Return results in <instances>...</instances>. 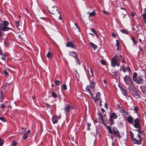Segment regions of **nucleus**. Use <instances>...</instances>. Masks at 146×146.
Here are the masks:
<instances>
[{"label":"nucleus","mask_w":146,"mask_h":146,"mask_svg":"<svg viewBox=\"0 0 146 146\" xmlns=\"http://www.w3.org/2000/svg\"><path fill=\"white\" fill-rule=\"evenodd\" d=\"M91 96V97L94 100V101L95 102H96V98H95V97L93 96L92 94H91L90 95Z\"/></svg>","instance_id":"37998d69"},{"label":"nucleus","mask_w":146,"mask_h":146,"mask_svg":"<svg viewBox=\"0 0 146 146\" xmlns=\"http://www.w3.org/2000/svg\"><path fill=\"white\" fill-rule=\"evenodd\" d=\"M137 74L136 72H135L133 73V81L137 84H141L143 81V80L141 76H137Z\"/></svg>","instance_id":"f03ea898"},{"label":"nucleus","mask_w":146,"mask_h":146,"mask_svg":"<svg viewBox=\"0 0 146 146\" xmlns=\"http://www.w3.org/2000/svg\"><path fill=\"white\" fill-rule=\"evenodd\" d=\"M69 54L70 55L72 56L73 57V55H77L76 53L74 51L70 52L69 53Z\"/></svg>","instance_id":"cd10ccee"},{"label":"nucleus","mask_w":146,"mask_h":146,"mask_svg":"<svg viewBox=\"0 0 146 146\" xmlns=\"http://www.w3.org/2000/svg\"><path fill=\"white\" fill-rule=\"evenodd\" d=\"M117 117V116L116 114H115V113H113L110 116V118H112L113 119H116Z\"/></svg>","instance_id":"f8f14e48"},{"label":"nucleus","mask_w":146,"mask_h":146,"mask_svg":"<svg viewBox=\"0 0 146 146\" xmlns=\"http://www.w3.org/2000/svg\"><path fill=\"white\" fill-rule=\"evenodd\" d=\"M4 141L3 140L0 139V146H2L4 143Z\"/></svg>","instance_id":"a19ab883"},{"label":"nucleus","mask_w":146,"mask_h":146,"mask_svg":"<svg viewBox=\"0 0 146 146\" xmlns=\"http://www.w3.org/2000/svg\"><path fill=\"white\" fill-rule=\"evenodd\" d=\"M72 110H75L74 107L72 106H70L69 104L65 105L64 108V113L67 114Z\"/></svg>","instance_id":"20e7f679"},{"label":"nucleus","mask_w":146,"mask_h":146,"mask_svg":"<svg viewBox=\"0 0 146 146\" xmlns=\"http://www.w3.org/2000/svg\"><path fill=\"white\" fill-rule=\"evenodd\" d=\"M111 35L113 37H115L116 36V35L114 33H112L111 34Z\"/></svg>","instance_id":"0e129e2a"},{"label":"nucleus","mask_w":146,"mask_h":146,"mask_svg":"<svg viewBox=\"0 0 146 146\" xmlns=\"http://www.w3.org/2000/svg\"><path fill=\"white\" fill-rule=\"evenodd\" d=\"M99 115L100 117V119L102 121L103 123L106 125L105 123L104 119L103 116L102 115V113L101 112H99Z\"/></svg>","instance_id":"f3484780"},{"label":"nucleus","mask_w":146,"mask_h":146,"mask_svg":"<svg viewBox=\"0 0 146 146\" xmlns=\"http://www.w3.org/2000/svg\"><path fill=\"white\" fill-rule=\"evenodd\" d=\"M107 129L108 130L109 133H110V134H112L113 133L112 131L111 130V127L109 126H108Z\"/></svg>","instance_id":"c756f323"},{"label":"nucleus","mask_w":146,"mask_h":146,"mask_svg":"<svg viewBox=\"0 0 146 146\" xmlns=\"http://www.w3.org/2000/svg\"><path fill=\"white\" fill-rule=\"evenodd\" d=\"M12 144V145H13V146H17V141H15V140H13V141Z\"/></svg>","instance_id":"2f4dec72"},{"label":"nucleus","mask_w":146,"mask_h":146,"mask_svg":"<svg viewBox=\"0 0 146 146\" xmlns=\"http://www.w3.org/2000/svg\"><path fill=\"white\" fill-rule=\"evenodd\" d=\"M120 31L122 32L123 33H125V34H127L128 33V32L125 29L123 30H121Z\"/></svg>","instance_id":"72a5a7b5"},{"label":"nucleus","mask_w":146,"mask_h":146,"mask_svg":"<svg viewBox=\"0 0 146 146\" xmlns=\"http://www.w3.org/2000/svg\"><path fill=\"white\" fill-rule=\"evenodd\" d=\"M133 141L134 144H141V143L142 140H140V141H139L136 139H132Z\"/></svg>","instance_id":"a211bd4d"},{"label":"nucleus","mask_w":146,"mask_h":146,"mask_svg":"<svg viewBox=\"0 0 146 146\" xmlns=\"http://www.w3.org/2000/svg\"><path fill=\"white\" fill-rule=\"evenodd\" d=\"M91 46L93 47L94 50H95L97 48V46L94 44L92 42L90 43Z\"/></svg>","instance_id":"5701e85b"},{"label":"nucleus","mask_w":146,"mask_h":146,"mask_svg":"<svg viewBox=\"0 0 146 146\" xmlns=\"http://www.w3.org/2000/svg\"><path fill=\"white\" fill-rule=\"evenodd\" d=\"M101 63L103 65H105L106 64V61L102 59L100 61Z\"/></svg>","instance_id":"ea45409f"},{"label":"nucleus","mask_w":146,"mask_h":146,"mask_svg":"<svg viewBox=\"0 0 146 146\" xmlns=\"http://www.w3.org/2000/svg\"><path fill=\"white\" fill-rule=\"evenodd\" d=\"M4 73L5 75L6 76H8L9 75V73L7 72V71L6 70H4Z\"/></svg>","instance_id":"49530a36"},{"label":"nucleus","mask_w":146,"mask_h":146,"mask_svg":"<svg viewBox=\"0 0 146 146\" xmlns=\"http://www.w3.org/2000/svg\"><path fill=\"white\" fill-rule=\"evenodd\" d=\"M4 44L5 46L7 47H9L10 44L9 42L6 41L4 42Z\"/></svg>","instance_id":"c9c22d12"},{"label":"nucleus","mask_w":146,"mask_h":146,"mask_svg":"<svg viewBox=\"0 0 146 146\" xmlns=\"http://www.w3.org/2000/svg\"><path fill=\"white\" fill-rule=\"evenodd\" d=\"M120 112L122 113H123V116L124 118H125V116H127L128 114V113L125 111L123 110V109L120 110Z\"/></svg>","instance_id":"4468645a"},{"label":"nucleus","mask_w":146,"mask_h":146,"mask_svg":"<svg viewBox=\"0 0 146 146\" xmlns=\"http://www.w3.org/2000/svg\"><path fill=\"white\" fill-rule=\"evenodd\" d=\"M123 71V72L124 73H125L126 72L127 70L125 68L124 66V64H123L122 66H121L120 67V71Z\"/></svg>","instance_id":"dca6fc26"},{"label":"nucleus","mask_w":146,"mask_h":146,"mask_svg":"<svg viewBox=\"0 0 146 146\" xmlns=\"http://www.w3.org/2000/svg\"><path fill=\"white\" fill-rule=\"evenodd\" d=\"M91 30L92 31V32L94 33L95 34L97 35V33L96 32V31H95V30L93 28H92L91 29Z\"/></svg>","instance_id":"c03bdc74"},{"label":"nucleus","mask_w":146,"mask_h":146,"mask_svg":"<svg viewBox=\"0 0 146 146\" xmlns=\"http://www.w3.org/2000/svg\"><path fill=\"white\" fill-rule=\"evenodd\" d=\"M87 124L88 125H87V128H88L87 129L88 130H89L90 129V127L91 126V125L90 123H88Z\"/></svg>","instance_id":"3c124183"},{"label":"nucleus","mask_w":146,"mask_h":146,"mask_svg":"<svg viewBox=\"0 0 146 146\" xmlns=\"http://www.w3.org/2000/svg\"><path fill=\"white\" fill-rule=\"evenodd\" d=\"M146 85H145L144 86H141L140 87V88L141 90V91L142 92L143 94L145 93L146 92Z\"/></svg>","instance_id":"9b49d317"},{"label":"nucleus","mask_w":146,"mask_h":146,"mask_svg":"<svg viewBox=\"0 0 146 146\" xmlns=\"http://www.w3.org/2000/svg\"><path fill=\"white\" fill-rule=\"evenodd\" d=\"M127 70L129 73H130V72H131V69L129 66H127Z\"/></svg>","instance_id":"09e8293b"},{"label":"nucleus","mask_w":146,"mask_h":146,"mask_svg":"<svg viewBox=\"0 0 146 146\" xmlns=\"http://www.w3.org/2000/svg\"><path fill=\"white\" fill-rule=\"evenodd\" d=\"M6 107L5 105L4 104H1V107L2 108H5Z\"/></svg>","instance_id":"4d7b16f0"},{"label":"nucleus","mask_w":146,"mask_h":146,"mask_svg":"<svg viewBox=\"0 0 146 146\" xmlns=\"http://www.w3.org/2000/svg\"><path fill=\"white\" fill-rule=\"evenodd\" d=\"M55 83L57 86H58L60 85V82L59 80H55Z\"/></svg>","instance_id":"f704fd0d"},{"label":"nucleus","mask_w":146,"mask_h":146,"mask_svg":"<svg viewBox=\"0 0 146 146\" xmlns=\"http://www.w3.org/2000/svg\"><path fill=\"white\" fill-rule=\"evenodd\" d=\"M62 87H63V88L65 90H66L67 89V86H66V85L65 84H64L63 85Z\"/></svg>","instance_id":"a18cd8bd"},{"label":"nucleus","mask_w":146,"mask_h":146,"mask_svg":"<svg viewBox=\"0 0 146 146\" xmlns=\"http://www.w3.org/2000/svg\"><path fill=\"white\" fill-rule=\"evenodd\" d=\"M105 107L106 108V109H108V105L107 104H106V103L105 104Z\"/></svg>","instance_id":"338daca9"},{"label":"nucleus","mask_w":146,"mask_h":146,"mask_svg":"<svg viewBox=\"0 0 146 146\" xmlns=\"http://www.w3.org/2000/svg\"><path fill=\"white\" fill-rule=\"evenodd\" d=\"M143 21L145 23L146 21V14H143L142 15Z\"/></svg>","instance_id":"393cba45"},{"label":"nucleus","mask_w":146,"mask_h":146,"mask_svg":"<svg viewBox=\"0 0 146 146\" xmlns=\"http://www.w3.org/2000/svg\"><path fill=\"white\" fill-rule=\"evenodd\" d=\"M90 88H87V87H86V90H87L88 92H89V94L90 95V94H92V93L91 92L90 90Z\"/></svg>","instance_id":"79ce46f5"},{"label":"nucleus","mask_w":146,"mask_h":146,"mask_svg":"<svg viewBox=\"0 0 146 146\" xmlns=\"http://www.w3.org/2000/svg\"><path fill=\"white\" fill-rule=\"evenodd\" d=\"M57 117L56 116H53L52 118V121L53 124H54L57 123L58 122Z\"/></svg>","instance_id":"2eb2a0df"},{"label":"nucleus","mask_w":146,"mask_h":146,"mask_svg":"<svg viewBox=\"0 0 146 146\" xmlns=\"http://www.w3.org/2000/svg\"><path fill=\"white\" fill-rule=\"evenodd\" d=\"M3 36V35L2 33L1 32V29H0V38H1Z\"/></svg>","instance_id":"5fc2aeb1"},{"label":"nucleus","mask_w":146,"mask_h":146,"mask_svg":"<svg viewBox=\"0 0 146 146\" xmlns=\"http://www.w3.org/2000/svg\"><path fill=\"white\" fill-rule=\"evenodd\" d=\"M52 95L53 97L56 98L57 97V95L54 92H52Z\"/></svg>","instance_id":"e433bc0d"},{"label":"nucleus","mask_w":146,"mask_h":146,"mask_svg":"<svg viewBox=\"0 0 146 146\" xmlns=\"http://www.w3.org/2000/svg\"><path fill=\"white\" fill-rule=\"evenodd\" d=\"M0 29L1 30H2L3 31H7L11 29V28L8 27L7 26H3L1 25V24H0Z\"/></svg>","instance_id":"6e6552de"},{"label":"nucleus","mask_w":146,"mask_h":146,"mask_svg":"<svg viewBox=\"0 0 146 146\" xmlns=\"http://www.w3.org/2000/svg\"><path fill=\"white\" fill-rule=\"evenodd\" d=\"M0 120L3 122L6 121V120L3 117H0Z\"/></svg>","instance_id":"de8ad7c7"},{"label":"nucleus","mask_w":146,"mask_h":146,"mask_svg":"<svg viewBox=\"0 0 146 146\" xmlns=\"http://www.w3.org/2000/svg\"><path fill=\"white\" fill-rule=\"evenodd\" d=\"M1 59L3 60H5L6 59V55L5 54L3 53Z\"/></svg>","instance_id":"473e14b6"},{"label":"nucleus","mask_w":146,"mask_h":146,"mask_svg":"<svg viewBox=\"0 0 146 146\" xmlns=\"http://www.w3.org/2000/svg\"><path fill=\"white\" fill-rule=\"evenodd\" d=\"M0 54L1 55H3V53L2 52V50L0 47Z\"/></svg>","instance_id":"680f3d73"},{"label":"nucleus","mask_w":146,"mask_h":146,"mask_svg":"<svg viewBox=\"0 0 146 146\" xmlns=\"http://www.w3.org/2000/svg\"><path fill=\"white\" fill-rule=\"evenodd\" d=\"M46 106L47 108H51V106L48 104H46Z\"/></svg>","instance_id":"bf43d9fd"},{"label":"nucleus","mask_w":146,"mask_h":146,"mask_svg":"<svg viewBox=\"0 0 146 146\" xmlns=\"http://www.w3.org/2000/svg\"><path fill=\"white\" fill-rule=\"evenodd\" d=\"M15 23L17 27H18L20 26L19 22V21H17L15 22Z\"/></svg>","instance_id":"603ef678"},{"label":"nucleus","mask_w":146,"mask_h":146,"mask_svg":"<svg viewBox=\"0 0 146 146\" xmlns=\"http://www.w3.org/2000/svg\"><path fill=\"white\" fill-rule=\"evenodd\" d=\"M52 56V54L51 52H48V53L47 54V56L49 58H50Z\"/></svg>","instance_id":"7c9ffc66"},{"label":"nucleus","mask_w":146,"mask_h":146,"mask_svg":"<svg viewBox=\"0 0 146 146\" xmlns=\"http://www.w3.org/2000/svg\"><path fill=\"white\" fill-rule=\"evenodd\" d=\"M96 14V13L95 12V10H94L92 12H91L90 13H89V16H94Z\"/></svg>","instance_id":"bb28decb"},{"label":"nucleus","mask_w":146,"mask_h":146,"mask_svg":"<svg viewBox=\"0 0 146 146\" xmlns=\"http://www.w3.org/2000/svg\"><path fill=\"white\" fill-rule=\"evenodd\" d=\"M95 82L93 81H91L90 85H88L87 86V88H89L91 89H93L95 87Z\"/></svg>","instance_id":"1a4fd4ad"},{"label":"nucleus","mask_w":146,"mask_h":146,"mask_svg":"<svg viewBox=\"0 0 146 146\" xmlns=\"http://www.w3.org/2000/svg\"><path fill=\"white\" fill-rule=\"evenodd\" d=\"M137 136L138 138H139V141H140V140H141V136L139 134H138L137 135Z\"/></svg>","instance_id":"e2e57ef3"},{"label":"nucleus","mask_w":146,"mask_h":146,"mask_svg":"<svg viewBox=\"0 0 146 146\" xmlns=\"http://www.w3.org/2000/svg\"><path fill=\"white\" fill-rule=\"evenodd\" d=\"M9 25V23L7 21H4L3 22V26H7Z\"/></svg>","instance_id":"4be33fe9"},{"label":"nucleus","mask_w":146,"mask_h":146,"mask_svg":"<svg viewBox=\"0 0 146 146\" xmlns=\"http://www.w3.org/2000/svg\"><path fill=\"white\" fill-rule=\"evenodd\" d=\"M28 134H27V133H25L23 136V138L24 139H26L28 137Z\"/></svg>","instance_id":"58836bf2"},{"label":"nucleus","mask_w":146,"mask_h":146,"mask_svg":"<svg viewBox=\"0 0 146 146\" xmlns=\"http://www.w3.org/2000/svg\"><path fill=\"white\" fill-rule=\"evenodd\" d=\"M78 55H73V57L75 59H76L77 62L78 63L79 65H80V60L79 59L77 58Z\"/></svg>","instance_id":"412c9836"},{"label":"nucleus","mask_w":146,"mask_h":146,"mask_svg":"<svg viewBox=\"0 0 146 146\" xmlns=\"http://www.w3.org/2000/svg\"><path fill=\"white\" fill-rule=\"evenodd\" d=\"M88 73L89 76L90 77H93V71L92 69H90V71L89 72L88 71Z\"/></svg>","instance_id":"a878e982"},{"label":"nucleus","mask_w":146,"mask_h":146,"mask_svg":"<svg viewBox=\"0 0 146 146\" xmlns=\"http://www.w3.org/2000/svg\"><path fill=\"white\" fill-rule=\"evenodd\" d=\"M129 132L130 134L131 139H132L133 138V137L134 134L132 133V132L131 131H130Z\"/></svg>","instance_id":"8fccbe9b"},{"label":"nucleus","mask_w":146,"mask_h":146,"mask_svg":"<svg viewBox=\"0 0 146 146\" xmlns=\"http://www.w3.org/2000/svg\"><path fill=\"white\" fill-rule=\"evenodd\" d=\"M116 46H119V41L118 40H116Z\"/></svg>","instance_id":"864d4df0"},{"label":"nucleus","mask_w":146,"mask_h":146,"mask_svg":"<svg viewBox=\"0 0 146 146\" xmlns=\"http://www.w3.org/2000/svg\"><path fill=\"white\" fill-rule=\"evenodd\" d=\"M123 79L127 85L129 86L133 84L132 78L129 76L126 75L124 77Z\"/></svg>","instance_id":"7ed1b4c3"},{"label":"nucleus","mask_w":146,"mask_h":146,"mask_svg":"<svg viewBox=\"0 0 146 146\" xmlns=\"http://www.w3.org/2000/svg\"><path fill=\"white\" fill-rule=\"evenodd\" d=\"M139 119L137 118L134 121L135 123L133 124V126L136 128L138 129L137 130H139L141 128V126L139 124ZM137 131V130H136Z\"/></svg>","instance_id":"423d86ee"},{"label":"nucleus","mask_w":146,"mask_h":146,"mask_svg":"<svg viewBox=\"0 0 146 146\" xmlns=\"http://www.w3.org/2000/svg\"><path fill=\"white\" fill-rule=\"evenodd\" d=\"M58 13L60 14V16H59V17H58V19H60V20H61L62 19V17L61 16V14H60V12H58Z\"/></svg>","instance_id":"6e6d98bb"},{"label":"nucleus","mask_w":146,"mask_h":146,"mask_svg":"<svg viewBox=\"0 0 146 146\" xmlns=\"http://www.w3.org/2000/svg\"><path fill=\"white\" fill-rule=\"evenodd\" d=\"M131 39L133 42V46L135 45L137 42L136 41L135 37L133 36H131Z\"/></svg>","instance_id":"b1692460"},{"label":"nucleus","mask_w":146,"mask_h":146,"mask_svg":"<svg viewBox=\"0 0 146 146\" xmlns=\"http://www.w3.org/2000/svg\"><path fill=\"white\" fill-rule=\"evenodd\" d=\"M121 92H122L123 95L125 96H127V93L125 90L123 88H121Z\"/></svg>","instance_id":"6ab92c4d"},{"label":"nucleus","mask_w":146,"mask_h":146,"mask_svg":"<svg viewBox=\"0 0 146 146\" xmlns=\"http://www.w3.org/2000/svg\"><path fill=\"white\" fill-rule=\"evenodd\" d=\"M120 63L118 62L116 64V65H117L118 67H119L120 66Z\"/></svg>","instance_id":"69168bd1"},{"label":"nucleus","mask_w":146,"mask_h":146,"mask_svg":"<svg viewBox=\"0 0 146 146\" xmlns=\"http://www.w3.org/2000/svg\"><path fill=\"white\" fill-rule=\"evenodd\" d=\"M66 46L68 47H70L73 48H74V46L73 45V44L71 42H68L66 44Z\"/></svg>","instance_id":"aec40b11"},{"label":"nucleus","mask_w":146,"mask_h":146,"mask_svg":"<svg viewBox=\"0 0 146 146\" xmlns=\"http://www.w3.org/2000/svg\"><path fill=\"white\" fill-rule=\"evenodd\" d=\"M112 130L114 134L119 139L121 138V136L119 130L115 127H113Z\"/></svg>","instance_id":"0eeeda50"},{"label":"nucleus","mask_w":146,"mask_h":146,"mask_svg":"<svg viewBox=\"0 0 146 146\" xmlns=\"http://www.w3.org/2000/svg\"><path fill=\"white\" fill-rule=\"evenodd\" d=\"M101 96L100 93L99 92H97L96 97V102L98 101L100 99Z\"/></svg>","instance_id":"ddd939ff"},{"label":"nucleus","mask_w":146,"mask_h":146,"mask_svg":"<svg viewBox=\"0 0 146 146\" xmlns=\"http://www.w3.org/2000/svg\"><path fill=\"white\" fill-rule=\"evenodd\" d=\"M128 90L130 92L134 97L136 98V97H139L140 96L139 94L133 84L129 86Z\"/></svg>","instance_id":"f257e3e1"},{"label":"nucleus","mask_w":146,"mask_h":146,"mask_svg":"<svg viewBox=\"0 0 146 146\" xmlns=\"http://www.w3.org/2000/svg\"><path fill=\"white\" fill-rule=\"evenodd\" d=\"M133 110L135 111L136 113H137L138 110V108L137 107H135L133 109Z\"/></svg>","instance_id":"4c0bfd02"},{"label":"nucleus","mask_w":146,"mask_h":146,"mask_svg":"<svg viewBox=\"0 0 146 146\" xmlns=\"http://www.w3.org/2000/svg\"><path fill=\"white\" fill-rule=\"evenodd\" d=\"M120 59L119 58L118 56H115L113 57L111 61V66L112 67H115L116 66V64L118 62Z\"/></svg>","instance_id":"39448f33"},{"label":"nucleus","mask_w":146,"mask_h":146,"mask_svg":"<svg viewBox=\"0 0 146 146\" xmlns=\"http://www.w3.org/2000/svg\"><path fill=\"white\" fill-rule=\"evenodd\" d=\"M103 13H104V14H108V15H109V14H110V13H109L108 12H106L105 10H104V11H103Z\"/></svg>","instance_id":"052dcab7"},{"label":"nucleus","mask_w":146,"mask_h":146,"mask_svg":"<svg viewBox=\"0 0 146 146\" xmlns=\"http://www.w3.org/2000/svg\"><path fill=\"white\" fill-rule=\"evenodd\" d=\"M109 120L111 125H113L114 124L115 122L113 119L110 118Z\"/></svg>","instance_id":"c85d7f7f"},{"label":"nucleus","mask_w":146,"mask_h":146,"mask_svg":"<svg viewBox=\"0 0 146 146\" xmlns=\"http://www.w3.org/2000/svg\"><path fill=\"white\" fill-rule=\"evenodd\" d=\"M133 118L129 115L127 118V121L130 123H132L133 122Z\"/></svg>","instance_id":"9d476101"},{"label":"nucleus","mask_w":146,"mask_h":146,"mask_svg":"<svg viewBox=\"0 0 146 146\" xmlns=\"http://www.w3.org/2000/svg\"><path fill=\"white\" fill-rule=\"evenodd\" d=\"M120 57H121V58L122 59V62H123L125 63H126V62L123 60V57H122V56L121 55L120 56Z\"/></svg>","instance_id":"13d9d810"},{"label":"nucleus","mask_w":146,"mask_h":146,"mask_svg":"<svg viewBox=\"0 0 146 146\" xmlns=\"http://www.w3.org/2000/svg\"><path fill=\"white\" fill-rule=\"evenodd\" d=\"M112 73L115 76H117V72H112Z\"/></svg>","instance_id":"774afa93"}]
</instances>
